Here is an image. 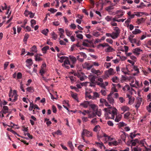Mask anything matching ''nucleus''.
Returning <instances> with one entry per match:
<instances>
[{
    "label": "nucleus",
    "mask_w": 151,
    "mask_h": 151,
    "mask_svg": "<svg viewBox=\"0 0 151 151\" xmlns=\"http://www.w3.org/2000/svg\"><path fill=\"white\" fill-rule=\"evenodd\" d=\"M104 116L106 119H114L115 116L116 115L117 109L113 107L110 106L104 109Z\"/></svg>",
    "instance_id": "1"
},
{
    "label": "nucleus",
    "mask_w": 151,
    "mask_h": 151,
    "mask_svg": "<svg viewBox=\"0 0 151 151\" xmlns=\"http://www.w3.org/2000/svg\"><path fill=\"white\" fill-rule=\"evenodd\" d=\"M61 53H59L57 54L58 57L59 58L58 61L61 63H62L64 61V63L62 64V66H64L67 69L70 68V66L71 68H73L74 67V65H71L68 58L65 56H62L60 57Z\"/></svg>",
    "instance_id": "2"
},
{
    "label": "nucleus",
    "mask_w": 151,
    "mask_h": 151,
    "mask_svg": "<svg viewBox=\"0 0 151 151\" xmlns=\"http://www.w3.org/2000/svg\"><path fill=\"white\" fill-rule=\"evenodd\" d=\"M85 135L87 137H91L93 136L92 133L91 132L88 131L86 129H83L81 133V137L83 140V141L87 143V142L86 141L84 137V136Z\"/></svg>",
    "instance_id": "3"
},
{
    "label": "nucleus",
    "mask_w": 151,
    "mask_h": 151,
    "mask_svg": "<svg viewBox=\"0 0 151 151\" xmlns=\"http://www.w3.org/2000/svg\"><path fill=\"white\" fill-rule=\"evenodd\" d=\"M78 55L76 56L77 59L80 62H83L84 59L87 58V55L84 52H80L78 54Z\"/></svg>",
    "instance_id": "4"
},
{
    "label": "nucleus",
    "mask_w": 151,
    "mask_h": 151,
    "mask_svg": "<svg viewBox=\"0 0 151 151\" xmlns=\"http://www.w3.org/2000/svg\"><path fill=\"white\" fill-rule=\"evenodd\" d=\"M97 138L100 141L101 139H103L105 140V142L104 143H106L108 141H109V136L107 135L106 134L104 133L102 135H97Z\"/></svg>",
    "instance_id": "5"
},
{
    "label": "nucleus",
    "mask_w": 151,
    "mask_h": 151,
    "mask_svg": "<svg viewBox=\"0 0 151 151\" xmlns=\"http://www.w3.org/2000/svg\"><path fill=\"white\" fill-rule=\"evenodd\" d=\"M112 95L109 94L107 96L106 98L109 103L113 105L114 103V100L112 96Z\"/></svg>",
    "instance_id": "6"
},
{
    "label": "nucleus",
    "mask_w": 151,
    "mask_h": 151,
    "mask_svg": "<svg viewBox=\"0 0 151 151\" xmlns=\"http://www.w3.org/2000/svg\"><path fill=\"white\" fill-rule=\"evenodd\" d=\"M82 66L83 68L87 69L88 70H89L92 68L93 65H90L88 62H86L82 64Z\"/></svg>",
    "instance_id": "7"
},
{
    "label": "nucleus",
    "mask_w": 151,
    "mask_h": 151,
    "mask_svg": "<svg viewBox=\"0 0 151 151\" xmlns=\"http://www.w3.org/2000/svg\"><path fill=\"white\" fill-rule=\"evenodd\" d=\"M127 96L129 99V101L128 102L129 104L130 105L132 104L134 101V98L129 94H127Z\"/></svg>",
    "instance_id": "8"
},
{
    "label": "nucleus",
    "mask_w": 151,
    "mask_h": 151,
    "mask_svg": "<svg viewBox=\"0 0 151 151\" xmlns=\"http://www.w3.org/2000/svg\"><path fill=\"white\" fill-rule=\"evenodd\" d=\"M27 63L26 66L30 69L31 68L30 66L32 64L33 62L32 59H27L26 61Z\"/></svg>",
    "instance_id": "9"
},
{
    "label": "nucleus",
    "mask_w": 151,
    "mask_h": 151,
    "mask_svg": "<svg viewBox=\"0 0 151 151\" xmlns=\"http://www.w3.org/2000/svg\"><path fill=\"white\" fill-rule=\"evenodd\" d=\"M18 96L17 93V91L14 90L13 91V95L12 96V98H13L12 102H15L17 100V97Z\"/></svg>",
    "instance_id": "10"
},
{
    "label": "nucleus",
    "mask_w": 151,
    "mask_h": 151,
    "mask_svg": "<svg viewBox=\"0 0 151 151\" xmlns=\"http://www.w3.org/2000/svg\"><path fill=\"white\" fill-rule=\"evenodd\" d=\"M89 105V102L88 101H84L80 104V106H82L84 108H87Z\"/></svg>",
    "instance_id": "11"
},
{
    "label": "nucleus",
    "mask_w": 151,
    "mask_h": 151,
    "mask_svg": "<svg viewBox=\"0 0 151 151\" xmlns=\"http://www.w3.org/2000/svg\"><path fill=\"white\" fill-rule=\"evenodd\" d=\"M69 58L70 60L71 61L73 65V64H75L77 61V58L73 56V55H70L69 56Z\"/></svg>",
    "instance_id": "12"
},
{
    "label": "nucleus",
    "mask_w": 151,
    "mask_h": 151,
    "mask_svg": "<svg viewBox=\"0 0 151 151\" xmlns=\"http://www.w3.org/2000/svg\"><path fill=\"white\" fill-rule=\"evenodd\" d=\"M91 72L97 76L100 75L102 73V72L99 70H96L93 68L91 70Z\"/></svg>",
    "instance_id": "13"
},
{
    "label": "nucleus",
    "mask_w": 151,
    "mask_h": 151,
    "mask_svg": "<svg viewBox=\"0 0 151 151\" xmlns=\"http://www.w3.org/2000/svg\"><path fill=\"white\" fill-rule=\"evenodd\" d=\"M133 69L136 72L133 73L134 76H137L139 73V71L137 66L134 65Z\"/></svg>",
    "instance_id": "14"
},
{
    "label": "nucleus",
    "mask_w": 151,
    "mask_h": 151,
    "mask_svg": "<svg viewBox=\"0 0 151 151\" xmlns=\"http://www.w3.org/2000/svg\"><path fill=\"white\" fill-rule=\"evenodd\" d=\"M116 118L114 119V121L116 122H119L121 119L122 116L121 114H118L116 115Z\"/></svg>",
    "instance_id": "15"
},
{
    "label": "nucleus",
    "mask_w": 151,
    "mask_h": 151,
    "mask_svg": "<svg viewBox=\"0 0 151 151\" xmlns=\"http://www.w3.org/2000/svg\"><path fill=\"white\" fill-rule=\"evenodd\" d=\"M100 101L102 104H104L106 106H110L109 104V103L106 100L104 99H100Z\"/></svg>",
    "instance_id": "16"
},
{
    "label": "nucleus",
    "mask_w": 151,
    "mask_h": 151,
    "mask_svg": "<svg viewBox=\"0 0 151 151\" xmlns=\"http://www.w3.org/2000/svg\"><path fill=\"white\" fill-rule=\"evenodd\" d=\"M105 73L106 75H111L114 74L113 69L112 68H110L107 71H106Z\"/></svg>",
    "instance_id": "17"
},
{
    "label": "nucleus",
    "mask_w": 151,
    "mask_h": 151,
    "mask_svg": "<svg viewBox=\"0 0 151 151\" xmlns=\"http://www.w3.org/2000/svg\"><path fill=\"white\" fill-rule=\"evenodd\" d=\"M108 47L105 50L106 52H110L115 50L114 49L112 48L109 45Z\"/></svg>",
    "instance_id": "18"
},
{
    "label": "nucleus",
    "mask_w": 151,
    "mask_h": 151,
    "mask_svg": "<svg viewBox=\"0 0 151 151\" xmlns=\"http://www.w3.org/2000/svg\"><path fill=\"white\" fill-rule=\"evenodd\" d=\"M142 101V99L141 98H139L138 99V101H137V104H136L135 105V107L138 109L140 106L141 103V102Z\"/></svg>",
    "instance_id": "19"
},
{
    "label": "nucleus",
    "mask_w": 151,
    "mask_h": 151,
    "mask_svg": "<svg viewBox=\"0 0 151 151\" xmlns=\"http://www.w3.org/2000/svg\"><path fill=\"white\" fill-rule=\"evenodd\" d=\"M71 96L72 98L74 99L75 100H76L78 102V98L77 97V94L76 93H73L71 91Z\"/></svg>",
    "instance_id": "20"
},
{
    "label": "nucleus",
    "mask_w": 151,
    "mask_h": 151,
    "mask_svg": "<svg viewBox=\"0 0 151 151\" xmlns=\"http://www.w3.org/2000/svg\"><path fill=\"white\" fill-rule=\"evenodd\" d=\"M37 51L36 46L33 45L31 48L30 51L32 52L36 53Z\"/></svg>",
    "instance_id": "21"
},
{
    "label": "nucleus",
    "mask_w": 151,
    "mask_h": 151,
    "mask_svg": "<svg viewBox=\"0 0 151 151\" xmlns=\"http://www.w3.org/2000/svg\"><path fill=\"white\" fill-rule=\"evenodd\" d=\"M119 35L118 33H116L114 32H113L111 33V37L113 39H115L117 38Z\"/></svg>",
    "instance_id": "22"
},
{
    "label": "nucleus",
    "mask_w": 151,
    "mask_h": 151,
    "mask_svg": "<svg viewBox=\"0 0 151 151\" xmlns=\"http://www.w3.org/2000/svg\"><path fill=\"white\" fill-rule=\"evenodd\" d=\"M130 109L129 107L127 106H123L121 107V110L125 112L126 111H128Z\"/></svg>",
    "instance_id": "23"
},
{
    "label": "nucleus",
    "mask_w": 151,
    "mask_h": 151,
    "mask_svg": "<svg viewBox=\"0 0 151 151\" xmlns=\"http://www.w3.org/2000/svg\"><path fill=\"white\" fill-rule=\"evenodd\" d=\"M95 144L96 145L97 147H100L101 149H102L103 146H104L103 143L101 141L99 142H96Z\"/></svg>",
    "instance_id": "24"
},
{
    "label": "nucleus",
    "mask_w": 151,
    "mask_h": 151,
    "mask_svg": "<svg viewBox=\"0 0 151 151\" xmlns=\"http://www.w3.org/2000/svg\"><path fill=\"white\" fill-rule=\"evenodd\" d=\"M49 49V47L48 46H46L42 48V51L43 53L45 54L46 53V51Z\"/></svg>",
    "instance_id": "25"
},
{
    "label": "nucleus",
    "mask_w": 151,
    "mask_h": 151,
    "mask_svg": "<svg viewBox=\"0 0 151 151\" xmlns=\"http://www.w3.org/2000/svg\"><path fill=\"white\" fill-rule=\"evenodd\" d=\"M141 50L139 48H137L134 49L133 52L134 53L136 54L137 55H139L140 54V52Z\"/></svg>",
    "instance_id": "26"
},
{
    "label": "nucleus",
    "mask_w": 151,
    "mask_h": 151,
    "mask_svg": "<svg viewBox=\"0 0 151 151\" xmlns=\"http://www.w3.org/2000/svg\"><path fill=\"white\" fill-rule=\"evenodd\" d=\"M118 91V90L116 88L114 87H113L111 88V91L109 94L112 95L114 94L115 92H117Z\"/></svg>",
    "instance_id": "27"
},
{
    "label": "nucleus",
    "mask_w": 151,
    "mask_h": 151,
    "mask_svg": "<svg viewBox=\"0 0 151 151\" xmlns=\"http://www.w3.org/2000/svg\"><path fill=\"white\" fill-rule=\"evenodd\" d=\"M141 31L139 29H135L134 31L132 32L133 34L136 35L141 33Z\"/></svg>",
    "instance_id": "28"
},
{
    "label": "nucleus",
    "mask_w": 151,
    "mask_h": 151,
    "mask_svg": "<svg viewBox=\"0 0 151 151\" xmlns=\"http://www.w3.org/2000/svg\"><path fill=\"white\" fill-rule=\"evenodd\" d=\"M108 145L109 146H111L112 145L116 146L118 145V143L116 141L113 142H109L108 143Z\"/></svg>",
    "instance_id": "29"
},
{
    "label": "nucleus",
    "mask_w": 151,
    "mask_h": 151,
    "mask_svg": "<svg viewBox=\"0 0 151 151\" xmlns=\"http://www.w3.org/2000/svg\"><path fill=\"white\" fill-rule=\"evenodd\" d=\"M26 90L27 91L29 92H33L34 91L33 87L32 86L27 87Z\"/></svg>",
    "instance_id": "30"
},
{
    "label": "nucleus",
    "mask_w": 151,
    "mask_h": 151,
    "mask_svg": "<svg viewBox=\"0 0 151 151\" xmlns=\"http://www.w3.org/2000/svg\"><path fill=\"white\" fill-rule=\"evenodd\" d=\"M123 90L124 91H128L130 90V87L129 85H126L122 88Z\"/></svg>",
    "instance_id": "31"
},
{
    "label": "nucleus",
    "mask_w": 151,
    "mask_h": 151,
    "mask_svg": "<svg viewBox=\"0 0 151 151\" xmlns=\"http://www.w3.org/2000/svg\"><path fill=\"white\" fill-rule=\"evenodd\" d=\"M29 37V35L27 33H26L24 36L23 40V42H26L28 38Z\"/></svg>",
    "instance_id": "32"
},
{
    "label": "nucleus",
    "mask_w": 151,
    "mask_h": 151,
    "mask_svg": "<svg viewBox=\"0 0 151 151\" xmlns=\"http://www.w3.org/2000/svg\"><path fill=\"white\" fill-rule=\"evenodd\" d=\"M35 60L36 61H39L42 60V59L37 55H36L35 56Z\"/></svg>",
    "instance_id": "33"
},
{
    "label": "nucleus",
    "mask_w": 151,
    "mask_h": 151,
    "mask_svg": "<svg viewBox=\"0 0 151 151\" xmlns=\"http://www.w3.org/2000/svg\"><path fill=\"white\" fill-rule=\"evenodd\" d=\"M114 30L115 31V32L117 33H118L119 35V34L120 32V30L118 27H114Z\"/></svg>",
    "instance_id": "34"
},
{
    "label": "nucleus",
    "mask_w": 151,
    "mask_h": 151,
    "mask_svg": "<svg viewBox=\"0 0 151 151\" xmlns=\"http://www.w3.org/2000/svg\"><path fill=\"white\" fill-rule=\"evenodd\" d=\"M51 35L52 38L54 40H56L58 37V35L57 34H55L54 32H53L51 33Z\"/></svg>",
    "instance_id": "35"
},
{
    "label": "nucleus",
    "mask_w": 151,
    "mask_h": 151,
    "mask_svg": "<svg viewBox=\"0 0 151 151\" xmlns=\"http://www.w3.org/2000/svg\"><path fill=\"white\" fill-rule=\"evenodd\" d=\"M112 81L114 83H117L119 81V79L116 76L113 77L111 79Z\"/></svg>",
    "instance_id": "36"
},
{
    "label": "nucleus",
    "mask_w": 151,
    "mask_h": 151,
    "mask_svg": "<svg viewBox=\"0 0 151 151\" xmlns=\"http://www.w3.org/2000/svg\"><path fill=\"white\" fill-rule=\"evenodd\" d=\"M49 32V30L48 29H44L42 30V33L45 35H47V34Z\"/></svg>",
    "instance_id": "37"
},
{
    "label": "nucleus",
    "mask_w": 151,
    "mask_h": 151,
    "mask_svg": "<svg viewBox=\"0 0 151 151\" xmlns=\"http://www.w3.org/2000/svg\"><path fill=\"white\" fill-rule=\"evenodd\" d=\"M100 95L96 92L93 93V98L96 99L97 98H99Z\"/></svg>",
    "instance_id": "38"
},
{
    "label": "nucleus",
    "mask_w": 151,
    "mask_h": 151,
    "mask_svg": "<svg viewBox=\"0 0 151 151\" xmlns=\"http://www.w3.org/2000/svg\"><path fill=\"white\" fill-rule=\"evenodd\" d=\"M145 20V19L144 18H142L140 19H138L137 22L138 24H139L142 22H144Z\"/></svg>",
    "instance_id": "39"
},
{
    "label": "nucleus",
    "mask_w": 151,
    "mask_h": 151,
    "mask_svg": "<svg viewBox=\"0 0 151 151\" xmlns=\"http://www.w3.org/2000/svg\"><path fill=\"white\" fill-rule=\"evenodd\" d=\"M130 113L129 112H127L125 113L124 115V118L126 119H129V116L130 115Z\"/></svg>",
    "instance_id": "40"
},
{
    "label": "nucleus",
    "mask_w": 151,
    "mask_h": 151,
    "mask_svg": "<svg viewBox=\"0 0 151 151\" xmlns=\"http://www.w3.org/2000/svg\"><path fill=\"white\" fill-rule=\"evenodd\" d=\"M100 129V127L99 125H97L93 129V131L95 132H97Z\"/></svg>",
    "instance_id": "41"
},
{
    "label": "nucleus",
    "mask_w": 151,
    "mask_h": 151,
    "mask_svg": "<svg viewBox=\"0 0 151 151\" xmlns=\"http://www.w3.org/2000/svg\"><path fill=\"white\" fill-rule=\"evenodd\" d=\"M65 31L67 35L69 37H70L72 34V32L71 31H69L68 29H65Z\"/></svg>",
    "instance_id": "42"
},
{
    "label": "nucleus",
    "mask_w": 151,
    "mask_h": 151,
    "mask_svg": "<svg viewBox=\"0 0 151 151\" xmlns=\"http://www.w3.org/2000/svg\"><path fill=\"white\" fill-rule=\"evenodd\" d=\"M124 134H122L121 135V139L123 141H124V142H125V141L126 140V135L125 134V133L124 132Z\"/></svg>",
    "instance_id": "43"
},
{
    "label": "nucleus",
    "mask_w": 151,
    "mask_h": 151,
    "mask_svg": "<svg viewBox=\"0 0 151 151\" xmlns=\"http://www.w3.org/2000/svg\"><path fill=\"white\" fill-rule=\"evenodd\" d=\"M134 13L135 14V15L139 17L142 16L141 15V14H144L145 13L143 12H134Z\"/></svg>",
    "instance_id": "44"
},
{
    "label": "nucleus",
    "mask_w": 151,
    "mask_h": 151,
    "mask_svg": "<svg viewBox=\"0 0 151 151\" xmlns=\"http://www.w3.org/2000/svg\"><path fill=\"white\" fill-rule=\"evenodd\" d=\"M146 6L144 4L143 2H141L140 3V5H137V7L138 8H142L145 6Z\"/></svg>",
    "instance_id": "45"
},
{
    "label": "nucleus",
    "mask_w": 151,
    "mask_h": 151,
    "mask_svg": "<svg viewBox=\"0 0 151 151\" xmlns=\"http://www.w3.org/2000/svg\"><path fill=\"white\" fill-rule=\"evenodd\" d=\"M111 65V63H110L105 62L104 64V66L106 68H109Z\"/></svg>",
    "instance_id": "46"
},
{
    "label": "nucleus",
    "mask_w": 151,
    "mask_h": 151,
    "mask_svg": "<svg viewBox=\"0 0 151 151\" xmlns=\"http://www.w3.org/2000/svg\"><path fill=\"white\" fill-rule=\"evenodd\" d=\"M118 126L120 127H124L127 126V124L123 122H121L118 124Z\"/></svg>",
    "instance_id": "47"
},
{
    "label": "nucleus",
    "mask_w": 151,
    "mask_h": 151,
    "mask_svg": "<svg viewBox=\"0 0 151 151\" xmlns=\"http://www.w3.org/2000/svg\"><path fill=\"white\" fill-rule=\"evenodd\" d=\"M45 69L41 68L40 70V73L41 74V75L42 76H43V74L45 73Z\"/></svg>",
    "instance_id": "48"
},
{
    "label": "nucleus",
    "mask_w": 151,
    "mask_h": 151,
    "mask_svg": "<svg viewBox=\"0 0 151 151\" xmlns=\"http://www.w3.org/2000/svg\"><path fill=\"white\" fill-rule=\"evenodd\" d=\"M91 108L93 110H96V105L94 104H91L89 105Z\"/></svg>",
    "instance_id": "49"
},
{
    "label": "nucleus",
    "mask_w": 151,
    "mask_h": 151,
    "mask_svg": "<svg viewBox=\"0 0 151 151\" xmlns=\"http://www.w3.org/2000/svg\"><path fill=\"white\" fill-rule=\"evenodd\" d=\"M93 35L94 36L97 37L100 35V34L99 32L94 31L93 32Z\"/></svg>",
    "instance_id": "50"
},
{
    "label": "nucleus",
    "mask_w": 151,
    "mask_h": 151,
    "mask_svg": "<svg viewBox=\"0 0 151 151\" xmlns=\"http://www.w3.org/2000/svg\"><path fill=\"white\" fill-rule=\"evenodd\" d=\"M124 49L122 50V51L123 52L125 51V53L127 52L129 49L128 47L127 46L124 45Z\"/></svg>",
    "instance_id": "51"
},
{
    "label": "nucleus",
    "mask_w": 151,
    "mask_h": 151,
    "mask_svg": "<svg viewBox=\"0 0 151 151\" xmlns=\"http://www.w3.org/2000/svg\"><path fill=\"white\" fill-rule=\"evenodd\" d=\"M124 11H121V14L120 15L117 14L115 16V17L118 19L121 17L123 15L124 13Z\"/></svg>",
    "instance_id": "52"
},
{
    "label": "nucleus",
    "mask_w": 151,
    "mask_h": 151,
    "mask_svg": "<svg viewBox=\"0 0 151 151\" xmlns=\"http://www.w3.org/2000/svg\"><path fill=\"white\" fill-rule=\"evenodd\" d=\"M96 116V114L94 113H92L90 114L88 116V117L90 118H93Z\"/></svg>",
    "instance_id": "53"
},
{
    "label": "nucleus",
    "mask_w": 151,
    "mask_h": 151,
    "mask_svg": "<svg viewBox=\"0 0 151 151\" xmlns=\"http://www.w3.org/2000/svg\"><path fill=\"white\" fill-rule=\"evenodd\" d=\"M112 17H111L110 16H108L106 17L105 18V19L106 21L108 22H109L110 21L112 20Z\"/></svg>",
    "instance_id": "54"
},
{
    "label": "nucleus",
    "mask_w": 151,
    "mask_h": 151,
    "mask_svg": "<svg viewBox=\"0 0 151 151\" xmlns=\"http://www.w3.org/2000/svg\"><path fill=\"white\" fill-rule=\"evenodd\" d=\"M48 11L53 13L57 12V10L53 8H51L48 9Z\"/></svg>",
    "instance_id": "55"
},
{
    "label": "nucleus",
    "mask_w": 151,
    "mask_h": 151,
    "mask_svg": "<svg viewBox=\"0 0 151 151\" xmlns=\"http://www.w3.org/2000/svg\"><path fill=\"white\" fill-rule=\"evenodd\" d=\"M22 74L20 73L19 72L17 73V79H21L22 78Z\"/></svg>",
    "instance_id": "56"
},
{
    "label": "nucleus",
    "mask_w": 151,
    "mask_h": 151,
    "mask_svg": "<svg viewBox=\"0 0 151 151\" xmlns=\"http://www.w3.org/2000/svg\"><path fill=\"white\" fill-rule=\"evenodd\" d=\"M78 77L79 78L80 80L81 81H83L84 80V78L83 76H81V75L79 73L77 75Z\"/></svg>",
    "instance_id": "57"
},
{
    "label": "nucleus",
    "mask_w": 151,
    "mask_h": 151,
    "mask_svg": "<svg viewBox=\"0 0 151 151\" xmlns=\"http://www.w3.org/2000/svg\"><path fill=\"white\" fill-rule=\"evenodd\" d=\"M96 114L99 116H100L101 114V111L100 109L99 110H97L96 112Z\"/></svg>",
    "instance_id": "58"
},
{
    "label": "nucleus",
    "mask_w": 151,
    "mask_h": 151,
    "mask_svg": "<svg viewBox=\"0 0 151 151\" xmlns=\"http://www.w3.org/2000/svg\"><path fill=\"white\" fill-rule=\"evenodd\" d=\"M95 77L94 76H93L90 78V80L91 82H95Z\"/></svg>",
    "instance_id": "59"
},
{
    "label": "nucleus",
    "mask_w": 151,
    "mask_h": 151,
    "mask_svg": "<svg viewBox=\"0 0 151 151\" xmlns=\"http://www.w3.org/2000/svg\"><path fill=\"white\" fill-rule=\"evenodd\" d=\"M68 145L69 147L71 149H72L73 148V146L72 144V142L71 141H69L68 142Z\"/></svg>",
    "instance_id": "60"
},
{
    "label": "nucleus",
    "mask_w": 151,
    "mask_h": 151,
    "mask_svg": "<svg viewBox=\"0 0 151 151\" xmlns=\"http://www.w3.org/2000/svg\"><path fill=\"white\" fill-rule=\"evenodd\" d=\"M97 85L99 86H100L102 88H105L104 84L103 83H97Z\"/></svg>",
    "instance_id": "61"
},
{
    "label": "nucleus",
    "mask_w": 151,
    "mask_h": 151,
    "mask_svg": "<svg viewBox=\"0 0 151 151\" xmlns=\"http://www.w3.org/2000/svg\"><path fill=\"white\" fill-rule=\"evenodd\" d=\"M106 40V41L111 44H112L113 42V40H112L110 38H108V39H107Z\"/></svg>",
    "instance_id": "62"
},
{
    "label": "nucleus",
    "mask_w": 151,
    "mask_h": 151,
    "mask_svg": "<svg viewBox=\"0 0 151 151\" xmlns=\"http://www.w3.org/2000/svg\"><path fill=\"white\" fill-rule=\"evenodd\" d=\"M31 3L32 5L34 6H37V4L34 0H31Z\"/></svg>",
    "instance_id": "63"
},
{
    "label": "nucleus",
    "mask_w": 151,
    "mask_h": 151,
    "mask_svg": "<svg viewBox=\"0 0 151 151\" xmlns=\"http://www.w3.org/2000/svg\"><path fill=\"white\" fill-rule=\"evenodd\" d=\"M69 78L71 81H76V78L73 76H70Z\"/></svg>",
    "instance_id": "64"
}]
</instances>
